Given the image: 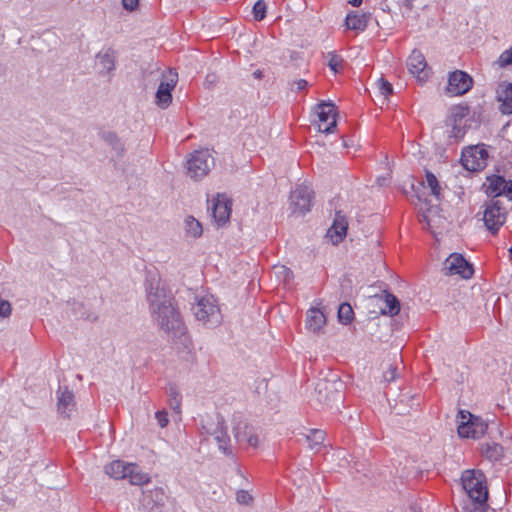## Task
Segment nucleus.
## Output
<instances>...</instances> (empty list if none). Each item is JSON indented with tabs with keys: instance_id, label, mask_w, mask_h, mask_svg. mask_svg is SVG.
<instances>
[{
	"instance_id": "1",
	"label": "nucleus",
	"mask_w": 512,
	"mask_h": 512,
	"mask_svg": "<svg viewBox=\"0 0 512 512\" xmlns=\"http://www.w3.org/2000/svg\"><path fill=\"white\" fill-rule=\"evenodd\" d=\"M145 291L151 317L159 329L173 339L183 336L186 328L166 284L160 278L149 277L145 281Z\"/></svg>"
},
{
	"instance_id": "2",
	"label": "nucleus",
	"mask_w": 512,
	"mask_h": 512,
	"mask_svg": "<svg viewBox=\"0 0 512 512\" xmlns=\"http://www.w3.org/2000/svg\"><path fill=\"white\" fill-rule=\"evenodd\" d=\"M461 482L473 506L469 512H485L488 507V488L484 473L480 470H465Z\"/></svg>"
},
{
	"instance_id": "3",
	"label": "nucleus",
	"mask_w": 512,
	"mask_h": 512,
	"mask_svg": "<svg viewBox=\"0 0 512 512\" xmlns=\"http://www.w3.org/2000/svg\"><path fill=\"white\" fill-rule=\"evenodd\" d=\"M191 310L195 319L205 327L214 328L222 323L221 310L217 300L212 295L199 298Z\"/></svg>"
},
{
	"instance_id": "4",
	"label": "nucleus",
	"mask_w": 512,
	"mask_h": 512,
	"mask_svg": "<svg viewBox=\"0 0 512 512\" xmlns=\"http://www.w3.org/2000/svg\"><path fill=\"white\" fill-rule=\"evenodd\" d=\"M105 473L116 480L128 479L132 485H143L150 481L148 474L143 473L139 466L115 460L105 466Z\"/></svg>"
},
{
	"instance_id": "5",
	"label": "nucleus",
	"mask_w": 512,
	"mask_h": 512,
	"mask_svg": "<svg viewBox=\"0 0 512 512\" xmlns=\"http://www.w3.org/2000/svg\"><path fill=\"white\" fill-rule=\"evenodd\" d=\"M459 424L457 432L460 438L479 439L485 435L488 423L469 411L460 410L458 413Z\"/></svg>"
},
{
	"instance_id": "6",
	"label": "nucleus",
	"mask_w": 512,
	"mask_h": 512,
	"mask_svg": "<svg viewBox=\"0 0 512 512\" xmlns=\"http://www.w3.org/2000/svg\"><path fill=\"white\" fill-rule=\"evenodd\" d=\"M214 158L208 150H197L189 154L186 161L187 175L194 181L205 177L214 166Z\"/></svg>"
},
{
	"instance_id": "7",
	"label": "nucleus",
	"mask_w": 512,
	"mask_h": 512,
	"mask_svg": "<svg viewBox=\"0 0 512 512\" xmlns=\"http://www.w3.org/2000/svg\"><path fill=\"white\" fill-rule=\"evenodd\" d=\"M483 221L492 235H497L507 219V211L499 199H489L484 205Z\"/></svg>"
},
{
	"instance_id": "8",
	"label": "nucleus",
	"mask_w": 512,
	"mask_h": 512,
	"mask_svg": "<svg viewBox=\"0 0 512 512\" xmlns=\"http://www.w3.org/2000/svg\"><path fill=\"white\" fill-rule=\"evenodd\" d=\"M202 433L211 435L218 443V447L224 454L230 455V437L227 433L225 420L220 414H216L215 418L209 417L202 421Z\"/></svg>"
},
{
	"instance_id": "9",
	"label": "nucleus",
	"mask_w": 512,
	"mask_h": 512,
	"mask_svg": "<svg viewBox=\"0 0 512 512\" xmlns=\"http://www.w3.org/2000/svg\"><path fill=\"white\" fill-rule=\"evenodd\" d=\"M488 152L479 146L468 147L461 155L462 166L470 172L483 170L487 165Z\"/></svg>"
},
{
	"instance_id": "10",
	"label": "nucleus",
	"mask_w": 512,
	"mask_h": 512,
	"mask_svg": "<svg viewBox=\"0 0 512 512\" xmlns=\"http://www.w3.org/2000/svg\"><path fill=\"white\" fill-rule=\"evenodd\" d=\"M178 82V74L170 69L163 78L156 91V104L160 108H167L172 102V91Z\"/></svg>"
},
{
	"instance_id": "11",
	"label": "nucleus",
	"mask_w": 512,
	"mask_h": 512,
	"mask_svg": "<svg viewBox=\"0 0 512 512\" xmlns=\"http://www.w3.org/2000/svg\"><path fill=\"white\" fill-rule=\"evenodd\" d=\"M473 78L465 71L455 70L449 73L446 91L452 96H461L473 87Z\"/></svg>"
},
{
	"instance_id": "12",
	"label": "nucleus",
	"mask_w": 512,
	"mask_h": 512,
	"mask_svg": "<svg viewBox=\"0 0 512 512\" xmlns=\"http://www.w3.org/2000/svg\"><path fill=\"white\" fill-rule=\"evenodd\" d=\"M444 270L447 275H459L463 279H470L474 274L473 265L459 253H452L445 260Z\"/></svg>"
},
{
	"instance_id": "13",
	"label": "nucleus",
	"mask_w": 512,
	"mask_h": 512,
	"mask_svg": "<svg viewBox=\"0 0 512 512\" xmlns=\"http://www.w3.org/2000/svg\"><path fill=\"white\" fill-rule=\"evenodd\" d=\"M486 194L491 199H497L499 196H506L512 200V180H506L501 175H491L486 179Z\"/></svg>"
},
{
	"instance_id": "14",
	"label": "nucleus",
	"mask_w": 512,
	"mask_h": 512,
	"mask_svg": "<svg viewBox=\"0 0 512 512\" xmlns=\"http://www.w3.org/2000/svg\"><path fill=\"white\" fill-rule=\"evenodd\" d=\"M313 191L307 185H297L290 193V201L293 206V212L305 214L310 211L312 205Z\"/></svg>"
},
{
	"instance_id": "15",
	"label": "nucleus",
	"mask_w": 512,
	"mask_h": 512,
	"mask_svg": "<svg viewBox=\"0 0 512 512\" xmlns=\"http://www.w3.org/2000/svg\"><path fill=\"white\" fill-rule=\"evenodd\" d=\"M316 113L320 121L319 130L324 133H331L336 127V107L331 102H321L316 106Z\"/></svg>"
},
{
	"instance_id": "16",
	"label": "nucleus",
	"mask_w": 512,
	"mask_h": 512,
	"mask_svg": "<svg viewBox=\"0 0 512 512\" xmlns=\"http://www.w3.org/2000/svg\"><path fill=\"white\" fill-rule=\"evenodd\" d=\"M212 217L218 226H224L230 220L232 202L224 195L218 194L212 200Z\"/></svg>"
},
{
	"instance_id": "17",
	"label": "nucleus",
	"mask_w": 512,
	"mask_h": 512,
	"mask_svg": "<svg viewBox=\"0 0 512 512\" xmlns=\"http://www.w3.org/2000/svg\"><path fill=\"white\" fill-rule=\"evenodd\" d=\"M234 438L240 445L247 444L251 447H257L258 436L254 432V428L249 426L247 422L239 420L233 427Z\"/></svg>"
},
{
	"instance_id": "18",
	"label": "nucleus",
	"mask_w": 512,
	"mask_h": 512,
	"mask_svg": "<svg viewBox=\"0 0 512 512\" xmlns=\"http://www.w3.org/2000/svg\"><path fill=\"white\" fill-rule=\"evenodd\" d=\"M96 66L100 75H107L115 70L117 51L111 47L99 51L96 56Z\"/></svg>"
},
{
	"instance_id": "19",
	"label": "nucleus",
	"mask_w": 512,
	"mask_h": 512,
	"mask_svg": "<svg viewBox=\"0 0 512 512\" xmlns=\"http://www.w3.org/2000/svg\"><path fill=\"white\" fill-rule=\"evenodd\" d=\"M348 228V220L342 211H336L332 226L329 228L327 235L331 238L333 244L340 243L346 236Z\"/></svg>"
},
{
	"instance_id": "20",
	"label": "nucleus",
	"mask_w": 512,
	"mask_h": 512,
	"mask_svg": "<svg viewBox=\"0 0 512 512\" xmlns=\"http://www.w3.org/2000/svg\"><path fill=\"white\" fill-rule=\"evenodd\" d=\"M57 408L58 412L65 418L70 417L69 412L74 408V394L67 386H60L57 391Z\"/></svg>"
},
{
	"instance_id": "21",
	"label": "nucleus",
	"mask_w": 512,
	"mask_h": 512,
	"mask_svg": "<svg viewBox=\"0 0 512 512\" xmlns=\"http://www.w3.org/2000/svg\"><path fill=\"white\" fill-rule=\"evenodd\" d=\"M497 100L500 103V111L503 114H512V83H501L497 89Z\"/></svg>"
},
{
	"instance_id": "22",
	"label": "nucleus",
	"mask_w": 512,
	"mask_h": 512,
	"mask_svg": "<svg viewBox=\"0 0 512 512\" xmlns=\"http://www.w3.org/2000/svg\"><path fill=\"white\" fill-rule=\"evenodd\" d=\"M370 15L359 11H350L345 18V26L349 30L364 31L368 25Z\"/></svg>"
},
{
	"instance_id": "23",
	"label": "nucleus",
	"mask_w": 512,
	"mask_h": 512,
	"mask_svg": "<svg viewBox=\"0 0 512 512\" xmlns=\"http://www.w3.org/2000/svg\"><path fill=\"white\" fill-rule=\"evenodd\" d=\"M427 66L424 55L418 51L413 50L407 59V67L410 73L421 78V74L425 72Z\"/></svg>"
},
{
	"instance_id": "24",
	"label": "nucleus",
	"mask_w": 512,
	"mask_h": 512,
	"mask_svg": "<svg viewBox=\"0 0 512 512\" xmlns=\"http://www.w3.org/2000/svg\"><path fill=\"white\" fill-rule=\"evenodd\" d=\"M326 323L324 313L318 308H310L307 311L306 326L313 332L319 331Z\"/></svg>"
},
{
	"instance_id": "25",
	"label": "nucleus",
	"mask_w": 512,
	"mask_h": 512,
	"mask_svg": "<svg viewBox=\"0 0 512 512\" xmlns=\"http://www.w3.org/2000/svg\"><path fill=\"white\" fill-rule=\"evenodd\" d=\"M380 299L383 300L384 303V306L380 307L383 315L395 316L399 313L400 302L395 295L385 292V295Z\"/></svg>"
},
{
	"instance_id": "26",
	"label": "nucleus",
	"mask_w": 512,
	"mask_h": 512,
	"mask_svg": "<svg viewBox=\"0 0 512 512\" xmlns=\"http://www.w3.org/2000/svg\"><path fill=\"white\" fill-rule=\"evenodd\" d=\"M102 139L112 148L118 158L125 154V146L116 133L108 131L102 134Z\"/></svg>"
},
{
	"instance_id": "27",
	"label": "nucleus",
	"mask_w": 512,
	"mask_h": 512,
	"mask_svg": "<svg viewBox=\"0 0 512 512\" xmlns=\"http://www.w3.org/2000/svg\"><path fill=\"white\" fill-rule=\"evenodd\" d=\"M185 236L190 238H199L203 234L202 224L193 216H187L184 220Z\"/></svg>"
},
{
	"instance_id": "28",
	"label": "nucleus",
	"mask_w": 512,
	"mask_h": 512,
	"mask_svg": "<svg viewBox=\"0 0 512 512\" xmlns=\"http://www.w3.org/2000/svg\"><path fill=\"white\" fill-rule=\"evenodd\" d=\"M482 454L491 461H498L504 455V449L502 445L492 442L483 444L481 447Z\"/></svg>"
},
{
	"instance_id": "29",
	"label": "nucleus",
	"mask_w": 512,
	"mask_h": 512,
	"mask_svg": "<svg viewBox=\"0 0 512 512\" xmlns=\"http://www.w3.org/2000/svg\"><path fill=\"white\" fill-rule=\"evenodd\" d=\"M167 395L169 397V406L177 414L181 413L182 397L178 388L174 384H169L167 387Z\"/></svg>"
},
{
	"instance_id": "30",
	"label": "nucleus",
	"mask_w": 512,
	"mask_h": 512,
	"mask_svg": "<svg viewBox=\"0 0 512 512\" xmlns=\"http://www.w3.org/2000/svg\"><path fill=\"white\" fill-rule=\"evenodd\" d=\"M325 439V431L321 429H311L306 435V440L309 443L311 449H318Z\"/></svg>"
},
{
	"instance_id": "31",
	"label": "nucleus",
	"mask_w": 512,
	"mask_h": 512,
	"mask_svg": "<svg viewBox=\"0 0 512 512\" xmlns=\"http://www.w3.org/2000/svg\"><path fill=\"white\" fill-rule=\"evenodd\" d=\"M469 115V107L467 105H456L450 110L449 121L453 123H463L464 118Z\"/></svg>"
},
{
	"instance_id": "32",
	"label": "nucleus",
	"mask_w": 512,
	"mask_h": 512,
	"mask_svg": "<svg viewBox=\"0 0 512 512\" xmlns=\"http://www.w3.org/2000/svg\"><path fill=\"white\" fill-rule=\"evenodd\" d=\"M338 319L344 325L350 324L354 319V312L349 303H342L338 309Z\"/></svg>"
},
{
	"instance_id": "33",
	"label": "nucleus",
	"mask_w": 512,
	"mask_h": 512,
	"mask_svg": "<svg viewBox=\"0 0 512 512\" xmlns=\"http://www.w3.org/2000/svg\"><path fill=\"white\" fill-rule=\"evenodd\" d=\"M451 130L448 132L449 143H457L466 134V129L463 123H453L451 122Z\"/></svg>"
},
{
	"instance_id": "34",
	"label": "nucleus",
	"mask_w": 512,
	"mask_h": 512,
	"mask_svg": "<svg viewBox=\"0 0 512 512\" xmlns=\"http://www.w3.org/2000/svg\"><path fill=\"white\" fill-rule=\"evenodd\" d=\"M424 183L431 189V194L439 199L441 188L437 177L432 172L426 171Z\"/></svg>"
},
{
	"instance_id": "35",
	"label": "nucleus",
	"mask_w": 512,
	"mask_h": 512,
	"mask_svg": "<svg viewBox=\"0 0 512 512\" xmlns=\"http://www.w3.org/2000/svg\"><path fill=\"white\" fill-rule=\"evenodd\" d=\"M328 57V67L335 73L339 72L343 68V58L334 51L329 52Z\"/></svg>"
},
{
	"instance_id": "36",
	"label": "nucleus",
	"mask_w": 512,
	"mask_h": 512,
	"mask_svg": "<svg viewBox=\"0 0 512 512\" xmlns=\"http://www.w3.org/2000/svg\"><path fill=\"white\" fill-rule=\"evenodd\" d=\"M267 5L264 0H258L252 9L253 17L256 21H262L266 17Z\"/></svg>"
},
{
	"instance_id": "37",
	"label": "nucleus",
	"mask_w": 512,
	"mask_h": 512,
	"mask_svg": "<svg viewBox=\"0 0 512 512\" xmlns=\"http://www.w3.org/2000/svg\"><path fill=\"white\" fill-rule=\"evenodd\" d=\"M376 87L381 95H383L385 98L389 97L393 94V86L392 84L384 79L383 77H380L376 81Z\"/></svg>"
},
{
	"instance_id": "38",
	"label": "nucleus",
	"mask_w": 512,
	"mask_h": 512,
	"mask_svg": "<svg viewBox=\"0 0 512 512\" xmlns=\"http://www.w3.org/2000/svg\"><path fill=\"white\" fill-rule=\"evenodd\" d=\"M146 497L151 498L154 501L155 506H163L166 499V495L162 488H155L149 491Z\"/></svg>"
},
{
	"instance_id": "39",
	"label": "nucleus",
	"mask_w": 512,
	"mask_h": 512,
	"mask_svg": "<svg viewBox=\"0 0 512 512\" xmlns=\"http://www.w3.org/2000/svg\"><path fill=\"white\" fill-rule=\"evenodd\" d=\"M497 63L500 67L512 65V46L500 54Z\"/></svg>"
},
{
	"instance_id": "40",
	"label": "nucleus",
	"mask_w": 512,
	"mask_h": 512,
	"mask_svg": "<svg viewBox=\"0 0 512 512\" xmlns=\"http://www.w3.org/2000/svg\"><path fill=\"white\" fill-rule=\"evenodd\" d=\"M237 502L240 504L249 505L253 501V497L246 490H239L236 494Z\"/></svg>"
},
{
	"instance_id": "41",
	"label": "nucleus",
	"mask_w": 512,
	"mask_h": 512,
	"mask_svg": "<svg viewBox=\"0 0 512 512\" xmlns=\"http://www.w3.org/2000/svg\"><path fill=\"white\" fill-rule=\"evenodd\" d=\"M155 418L157 419V422L161 428L166 427L169 423L168 413L166 410L157 411L155 413Z\"/></svg>"
},
{
	"instance_id": "42",
	"label": "nucleus",
	"mask_w": 512,
	"mask_h": 512,
	"mask_svg": "<svg viewBox=\"0 0 512 512\" xmlns=\"http://www.w3.org/2000/svg\"><path fill=\"white\" fill-rule=\"evenodd\" d=\"M383 377L387 382L394 381L397 378V368L390 365L389 368L384 372Z\"/></svg>"
},
{
	"instance_id": "43",
	"label": "nucleus",
	"mask_w": 512,
	"mask_h": 512,
	"mask_svg": "<svg viewBox=\"0 0 512 512\" xmlns=\"http://www.w3.org/2000/svg\"><path fill=\"white\" fill-rule=\"evenodd\" d=\"M11 314V305L6 300L0 299V316L7 317Z\"/></svg>"
},
{
	"instance_id": "44",
	"label": "nucleus",
	"mask_w": 512,
	"mask_h": 512,
	"mask_svg": "<svg viewBox=\"0 0 512 512\" xmlns=\"http://www.w3.org/2000/svg\"><path fill=\"white\" fill-rule=\"evenodd\" d=\"M138 0H122V5L126 10L133 11L137 8Z\"/></svg>"
},
{
	"instance_id": "45",
	"label": "nucleus",
	"mask_w": 512,
	"mask_h": 512,
	"mask_svg": "<svg viewBox=\"0 0 512 512\" xmlns=\"http://www.w3.org/2000/svg\"><path fill=\"white\" fill-rule=\"evenodd\" d=\"M296 85V90L301 91L307 88L308 82L305 79H300L294 83Z\"/></svg>"
},
{
	"instance_id": "46",
	"label": "nucleus",
	"mask_w": 512,
	"mask_h": 512,
	"mask_svg": "<svg viewBox=\"0 0 512 512\" xmlns=\"http://www.w3.org/2000/svg\"><path fill=\"white\" fill-rule=\"evenodd\" d=\"M398 3L409 11L413 9V0H398Z\"/></svg>"
},
{
	"instance_id": "47",
	"label": "nucleus",
	"mask_w": 512,
	"mask_h": 512,
	"mask_svg": "<svg viewBox=\"0 0 512 512\" xmlns=\"http://www.w3.org/2000/svg\"><path fill=\"white\" fill-rule=\"evenodd\" d=\"M217 81V76L214 73H210L206 76L205 82L208 84H214Z\"/></svg>"
},
{
	"instance_id": "48",
	"label": "nucleus",
	"mask_w": 512,
	"mask_h": 512,
	"mask_svg": "<svg viewBox=\"0 0 512 512\" xmlns=\"http://www.w3.org/2000/svg\"><path fill=\"white\" fill-rule=\"evenodd\" d=\"M322 388H324L325 390H327V388H328V387H327V383H326V382H324V383H319V384L317 385L318 393H319V395H320V396H321V393H322Z\"/></svg>"
},
{
	"instance_id": "49",
	"label": "nucleus",
	"mask_w": 512,
	"mask_h": 512,
	"mask_svg": "<svg viewBox=\"0 0 512 512\" xmlns=\"http://www.w3.org/2000/svg\"><path fill=\"white\" fill-rule=\"evenodd\" d=\"M253 77L255 79H262L263 78V72L258 69V70L253 72Z\"/></svg>"
},
{
	"instance_id": "50",
	"label": "nucleus",
	"mask_w": 512,
	"mask_h": 512,
	"mask_svg": "<svg viewBox=\"0 0 512 512\" xmlns=\"http://www.w3.org/2000/svg\"><path fill=\"white\" fill-rule=\"evenodd\" d=\"M349 3L354 7H359L362 4V0H350Z\"/></svg>"
},
{
	"instance_id": "51",
	"label": "nucleus",
	"mask_w": 512,
	"mask_h": 512,
	"mask_svg": "<svg viewBox=\"0 0 512 512\" xmlns=\"http://www.w3.org/2000/svg\"><path fill=\"white\" fill-rule=\"evenodd\" d=\"M280 269H282L286 273V276H289L292 274V272L284 266H281Z\"/></svg>"
},
{
	"instance_id": "52",
	"label": "nucleus",
	"mask_w": 512,
	"mask_h": 512,
	"mask_svg": "<svg viewBox=\"0 0 512 512\" xmlns=\"http://www.w3.org/2000/svg\"><path fill=\"white\" fill-rule=\"evenodd\" d=\"M332 397L340 399L341 395L339 393H333Z\"/></svg>"
},
{
	"instance_id": "53",
	"label": "nucleus",
	"mask_w": 512,
	"mask_h": 512,
	"mask_svg": "<svg viewBox=\"0 0 512 512\" xmlns=\"http://www.w3.org/2000/svg\"><path fill=\"white\" fill-rule=\"evenodd\" d=\"M324 402H326L327 404H329L330 402V398L328 396H326L324 399H323Z\"/></svg>"
},
{
	"instance_id": "54",
	"label": "nucleus",
	"mask_w": 512,
	"mask_h": 512,
	"mask_svg": "<svg viewBox=\"0 0 512 512\" xmlns=\"http://www.w3.org/2000/svg\"><path fill=\"white\" fill-rule=\"evenodd\" d=\"M510 257H512V246L509 248Z\"/></svg>"
}]
</instances>
